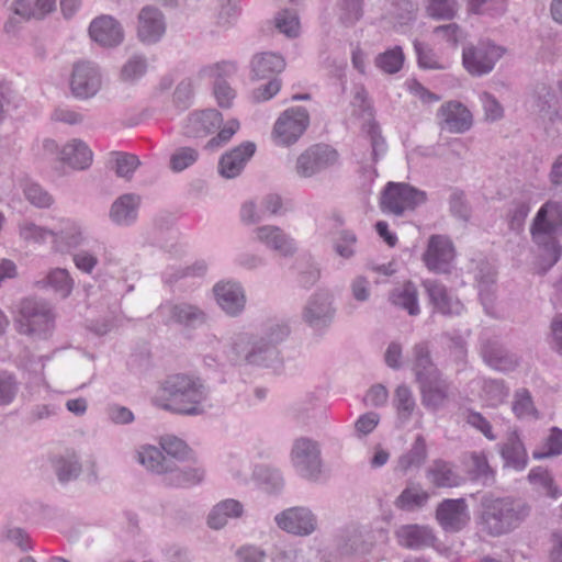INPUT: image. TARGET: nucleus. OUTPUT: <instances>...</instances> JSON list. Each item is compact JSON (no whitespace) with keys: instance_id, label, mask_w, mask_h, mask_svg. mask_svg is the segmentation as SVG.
Listing matches in <instances>:
<instances>
[{"instance_id":"nucleus-1","label":"nucleus","mask_w":562,"mask_h":562,"mask_svg":"<svg viewBox=\"0 0 562 562\" xmlns=\"http://www.w3.org/2000/svg\"><path fill=\"white\" fill-rule=\"evenodd\" d=\"M156 406L186 416L204 414L210 405V392L201 379L189 374L168 376L156 391Z\"/></svg>"},{"instance_id":"nucleus-2","label":"nucleus","mask_w":562,"mask_h":562,"mask_svg":"<svg viewBox=\"0 0 562 562\" xmlns=\"http://www.w3.org/2000/svg\"><path fill=\"white\" fill-rule=\"evenodd\" d=\"M530 512L529 504L521 498L486 494L481 498L480 524L487 535L499 537L518 528Z\"/></svg>"},{"instance_id":"nucleus-3","label":"nucleus","mask_w":562,"mask_h":562,"mask_svg":"<svg viewBox=\"0 0 562 562\" xmlns=\"http://www.w3.org/2000/svg\"><path fill=\"white\" fill-rule=\"evenodd\" d=\"M562 233V205L558 202L546 203L537 213L531 226L533 241L543 248L552 267L560 258L561 246L557 235Z\"/></svg>"},{"instance_id":"nucleus-4","label":"nucleus","mask_w":562,"mask_h":562,"mask_svg":"<svg viewBox=\"0 0 562 562\" xmlns=\"http://www.w3.org/2000/svg\"><path fill=\"white\" fill-rule=\"evenodd\" d=\"M293 471L303 480L318 483L324 480L325 472L319 443L308 437L293 440L289 453Z\"/></svg>"},{"instance_id":"nucleus-5","label":"nucleus","mask_w":562,"mask_h":562,"mask_svg":"<svg viewBox=\"0 0 562 562\" xmlns=\"http://www.w3.org/2000/svg\"><path fill=\"white\" fill-rule=\"evenodd\" d=\"M308 125L310 113L304 106H289L274 121L271 140L278 147H291L299 142Z\"/></svg>"},{"instance_id":"nucleus-6","label":"nucleus","mask_w":562,"mask_h":562,"mask_svg":"<svg viewBox=\"0 0 562 562\" xmlns=\"http://www.w3.org/2000/svg\"><path fill=\"white\" fill-rule=\"evenodd\" d=\"M18 328L22 334L47 336L54 328V314L50 306L34 299L23 300L20 305Z\"/></svg>"},{"instance_id":"nucleus-7","label":"nucleus","mask_w":562,"mask_h":562,"mask_svg":"<svg viewBox=\"0 0 562 562\" xmlns=\"http://www.w3.org/2000/svg\"><path fill=\"white\" fill-rule=\"evenodd\" d=\"M338 151L329 145L316 144L304 149L296 158L294 172L300 179H311L339 164Z\"/></svg>"},{"instance_id":"nucleus-8","label":"nucleus","mask_w":562,"mask_h":562,"mask_svg":"<svg viewBox=\"0 0 562 562\" xmlns=\"http://www.w3.org/2000/svg\"><path fill=\"white\" fill-rule=\"evenodd\" d=\"M276 527L291 536L310 537L318 530L319 521L314 510L304 505L286 507L273 517Z\"/></svg>"},{"instance_id":"nucleus-9","label":"nucleus","mask_w":562,"mask_h":562,"mask_svg":"<svg viewBox=\"0 0 562 562\" xmlns=\"http://www.w3.org/2000/svg\"><path fill=\"white\" fill-rule=\"evenodd\" d=\"M426 200L425 191L404 182H389L383 191L381 206L383 211L400 216L407 210H415Z\"/></svg>"},{"instance_id":"nucleus-10","label":"nucleus","mask_w":562,"mask_h":562,"mask_svg":"<svg viewBox=\"0 0 562 562\" xmlns=\"http://www.w3.org/2000/svg\"><path fill=\"white\" fill-rule=\"evenodd\" d=\"M102 85L103 76L95 63L80 60L74 64L69 77V88L75 98L91 99L101 90Z\"/></svg>"},{"instance_id":"nucleus-11","label":"nucleus","mask_w":562,"mask_h":562,"mask_svg":"<svg viewBox=\"0 0 562 562\" xmlns=\"http://www.w3.org/2000/svg\"><path fill=\"white\" fill-rule=\"evenodd\" d=\"M52 248L56 252L66 254L89 244L86 226L78 220L63 217L50 229Z\"/></svg>"},{"instance_id":"nucleus-12","label":"nucleus","mask_w":562,"mask_h":562,"mask_svg":"<svg viewBox=\"0 0 562 562\" xmlns=\"http://www.w3.org/2000/svg\"><path fill=\"white\" fill-rule=\"evenodd\" d=\"M335 312L331 292L326 289H319L306 300L301 317L310 327L318 330L331 323Z\"/></svg>"},{"instance_id":"nucleus-13","label":"nucleus","mask_w":562,"mask_h":562,"mask_svg":"<svg viewBox=\"0 0 562 562\" xmlns=\"http://www.w3.org/2000/svg\"><path fill=\"white\" fill-rule=\"evenodd\" d=\"M357 102L362 109V124L360 127V139L369 142L371 147V161L374 164L380 154L385 151V140L381 135V130L378 122L374 120L373 109L371 103L368 101L367 92L361 87L356 91L353 95V103Z\"/></svg>"},{"instance_id":"nucleus-14","label":"nucleus","mask_w":562,"mask_h":562,"mask_svg":"<svg viewBox=\"0 0 562 562\" xmlns=\"http://www.w3.org/2000/svg\"><path fill=\"white\" fill-rule=\"evenodd\" d=\"M236 69L235 63L222 60L206 65L200 70L201 77L215 79L213 93L221 108L229 109L234 103L236 91L223 78L234 75Z\"/></svg>"},{"instance_id":"nucleus-15","label":"nucleus","mask_w":562,"mask_h":562,"mask_svg":"<svg viewBox=\"0 0 562 562\" xmlns=\"http://www.w3.org/2000/svg\"><path fill=\"white\" fill-rule=\"evenodd\" d=\"M505 49L491 42H480L476 46L463 48V65L475 76L488 74L495 63L504 55Z\"/></svg>"},{"instance_id":"nucleus-16","label":"nucleus","mask_w":562,"mask_h":562,"mask_svg":"<svg viewBox=\"0 0 562 562\" xmlns=\"http://www.w3.org/2000/svg\"><path fill=\"white\" fill-rule=\"evenodd\" d=\"M422 405L431 413L445 409L453 400L451 382L438 375L418 383Z\"/></svg>"},{"instance_id":"nucleus-17","label":"nucleus","mask_w":562,"mask_h":562,"mask_svg":"<svg viewBox=\"0 0 562 562\" xmlns=\"http://www.w3.org/2000/svg\"><path fill=\"white\" fill-rule=\"evenodd\" d=\"M436 519L447 532H459L465 528L471 515L464 498L443 499L436 508Z\"/></svg>"},{"instance_id":"nucleus-18","label":"nucleus","mask_w":562,"mask_h":562,"mask_svg":"<svg viewBox=\"0 0 562 562\" xmlns=\"http://www.w3.org/2000/svg\"><path fill=\"white\" fill-rule=\"evenodd\" d=\"M216 304L227 315L236 317L246 306V295L241 284L234 280H221L213 286Z\"/></svg>"},{"instance_id":"nucleus-19","label":"nucleus","mask_w":562,"mask_h":562,"mask_svg":"<svg viewBox=\"0 0 562 562\" xmlns=\"http://www.w3.org/2000/svg\"><path fill=\"white\" fill-rule=\"evenodd\" d=\"M254 240L281 256H292L297 247L294 238L276 225H261L252 232Z\"/></svg>"},{"instance_id":"nucleus-20","label":"nucleus","mask_w":562,"mask_h":562,"mask_svg":"<svg viewBox=\"0 0 562 562\" xmlns=\"http://www.w3.org/2000/svg\"><path fill=\"white\" fill-rule=\"evenodd\" d=\"M166 21L162 12L154 7H144L137 16V37L147 45L158 43L166 33Z\"/></svg>"},{"instance_id":"nucleus-21","label":"nucleus","mask_w":562,"mask_h":562,"mask_svg":"<svg viewBox=\"0 0 562 562\" xmlns=\"http://www.w3.org/2000/svg\"><path fill=\"white\" fill-rule=\"evenodd\" d=\"M255 337L249 331L239 330L228 335L223 344L214 338L213 341L221 345L220 355L216 357L233 364H246Z\"/></svg>"},{"instance_id":"nucleus-22","label":"nucleus","mask_w":562,"mask_h":562,"mask_svg":"<svg viewBox=\"0 0 562 562\" xmlns=\"http://www.w3.org/2000/svg\"><path fill=\"white\" fill-rule=\"evenodd\" d=\"M158 313L167 323L175 322L187 327H198L206 322V313L187 302L161 304Z\"/></svg>"},{"instance_id":"nucleus-23","label":"nucleus","mask_w":562,"mask_h":562,"mask_svg":"<svg viewBox=\"0 0 562 562\" xmlns=\"http://www.w3.org/2000/svg\"><path fill=\"white\" fill-rule=\"evenodd\" d=\"M454 257V249L449 238L434 235L429 238L428 247L424 254L427 268L439 273L449 272V267Z\"/></svg>"},{"instance_id":"nucleus-24","label":"nucleus","mask_w":562,"mask_h":562,"mask_svg":"<svg viewBox=\"0 0 562 562\" xmlns=\"http://www.w3.org/2000/svg\"><path fill=\"white\" fill-rule=\"evenodd\" d=\"M439 125L450 133L462 134L469 131L473 120L471 112L459 101H449L438 110Z\"/></svg>"},{"instance_id":"nucleus-25","label":"nucleus","mask_w":562,"mask_h":562,"mask_svg":"<svg viewBox=\"0 0 562 562\" xmlns=\"http://www.w3.org/2000/svg\"><path fill=\"white\" fill-rule=\"evenodd\" d=\"M246 516V507L236 498H224L214 504L206 516V525L212 530L224 529L231 520H238Z\"/></svg>"},{"instance_id":"nucleus-26","label":"nucleus","mask_w":562,"mask_h":562,"mask_svg":"<svg viewBox=\"0 0 562 562\" xmlns=\"http://www.w3.org/2000/svg\"><path fill=\"white\" fill-rule=\"evenodd\" d=\"M90 37L103 47H114L124 40V31L119 21L111 15L93 19L89 26Z\"/></svg>"},{"instance_id":"nucleus-27","label":"nucleus","mask_w":562,"mask_h":562,"mask_svg":"<svg viewBox=\"0 0 562 562\" xmlns=\"http://www.w3.org/2000/svg\"><path fill=\"white\" fill-rule=\"evenodd\" d=\"M255 151V143L244 142L232 150L225 153L218 161L220 175L226 179L236 178L241 173Z\"/></svg>"},{"instance_id":"nucleus-28","label":"nucleus","mask_w":562,"mask_h":562,"mask_svg":"<svg viewBox=\"0 0 562 562\" xmlns=\"http://www.w3.org/2000/svg\"><path fill=\"white\" fill-rule=\"evenodd\" d=\"M423 286L434 308L442 315H460L463 305L448 289L436 280H425Z\"/></svg>"},{"instance_id":"nucleus-29","label":"nucleus","mask_w":562,"mask_h":562,"mask_svg":"<svg viewBox=\"0 0 562 562\" xmlns=\"http://www.w3.org/2000/svg\"><path fill=\"white\" fill-rule=\"evenodd\" d=\"M481 355L487 366L502 372L513 371L519 363L518 357L498 340H485L481 346Z\"/></svg>"},{"instance_id":"nucleus-30","label":"nucleus","mask_w":562,"mask_h":562,"mask_svg":"<svg viewBox=\"0 0 562 562\" xmlns=\"http://www.w3.org/2000/svg\"><path fill=\"white\" fill-rule=\"evenodd\" d=\"M222 122V114L215 109L194 111L186 120L184 134L201 137L220 128Z\"/></svg>"},{"instance_id":"nucleus-31","label":"nucleus","mask_w":562,"mask_h":562,"mask_svg":"<svg viewBox=\"0 0 562 562\" xmlns=\"http://www.w3.org/2000/svg\"><path fill=\"white\" fill-rule=\"evenodd\" d=\"M475 279L477 282L480 300L485 312L493 317H497L498 315L495 307V269L487 262H481L477 266Z\"/></svg>"},{"instance_id":"nucleus-32","label":"nucleus","mask_w":562,"mask_h":562,"mask_svg":"<svg viewBox=\"0 0 562 562\" xmlns=\"http://www.w3.org/2000/svg\"><path fill=\"white\" fill-rule=\"evenodd\" d=\"M134 458L147 471L161 475L166 479L167 473L172 470V461L164 456L159 447L144 443L135 449Z\"/></svg>"},{"instance_id":"nucleus-33","label":"nucleus","mask_w":562,"mask_h":562,"mask_svg":"<svg viewBox=\"0 0 562 562\" xmlns=\"http://www.w3.org/2000/svg\"><path fill=\"white\" fill-rule=\"evenodd\" d=\"M321 229L328 233L331 249L337 257L344 260L351 257V237L339 215L329 217Z\"/></svg>"},{"instance_id":"nucleus-34","label":"nucleus","mask_w":562,"mask_h":562,"mask_svg":"<svg viewBox=\"0 0 562 562\" xmlns=\"http://www.w3.org/2000/svg\"><path fill=\"white\" fill-rule=\"evenodd\" d=\"M249 67L251 80H265L280 74L285 68V60L279 54L265 52L254 55Z\"/></svg>"},{"instance_id":"nucleus-35","label":"nucleus","mask_w":562,"mask_h":562,"mask_svg":"<svg viewBox=\"0 0 562 562\" xmlns=\"http://www.w3.org/2000/svg\"><path fill=\"white\" fill-rule=\"evenodd\" d=\"M139 205V195L125 193L112 203L109 213L110 220L120 226H131L137 220Z\"/></svg>"},{"instance_id":"nucleus-36","label":"nucleus","mask_w":562,"mask_h":562,"mask_svg":"<svg viewBox=\"0 0 562 562\" xmlns=\"http://www.w3.org/2000/svg\"><path fill=\"white\" fill-rule=\"evenodd\" d=\"M59 159L76 170H85L91 166L93 153L87 143L74 138L61 147Z\"/></svg>"},{"instance_id":"nucleus-37","label":"nucleus","mask_w":562,"mask_h":562,"mask_svg":"<svg viewBox=\"0 0 562 562\" xmlns=\"http://www.w3.org/2000/svg\"><path fill=\"white\" fill-rule=\"evenodd\" d=\"M398 543L411 550H419L435 543L436 537L427 526L405 525L396 531Z\"/></svg>"},{"instance_id":"nucleus-38","label":"nucleus","mask_w":562,"mask_h":562,"mask_svg":"<svg viewBox=\"0 0 562 562\" xmlns=\"http://www.w3.org/2000/svg\"><path fill=\"white\" fill-rule=\"evenodd\" d=\"M252 480L262 492L272 496L280 495L285 485L281 470L269 464L255 465Z\"/></svg>"},{"instance_id":"nucleus-39","label":"nucleus","mask_w":562,"mask_h":562,"mask_svg":"<svg viewBox=\"0 0 562 562\" xmlns=\"http://www.w3.org/2000/svg\"><path fill=\"white\" fill-rule=\"evenodd\" d=\"M246 364L279 370L281 368L280 351L265 339L255 337Z\"/></svg>"},{"instance_id":"nucleus-40","label":"nucleus","mask_w":562,"mask_h":562,"mask_svg":"<svg viewBox=\"0 0 562 562\" xmlns=\"http://www.w3.org/2000/svg\"><path fill=\"white\" fill-rule=\"evenodd\" d=\"M413 371L415 373L416 382L441 375L432 361L430 348L427 342H418L413 347Z\"/></svg>"},{"instance_id":"nucleus-41","label":"nucleus","mask_w":562,"mask_h":562,"mask_svg":"<svg viewBox=\"0 0 562 562\" xmlns=\"http://www.w3.org/2000/svg\"><path fill=\"white\" fill-rule=\"evenodd\" d=\"M501 456L505 467L522 471L528 462L526 448L516 431L507 436L506 441L501 446Z\"/></svg>"},{"instance_id":"nucleus-42","label":"nucleus","mask_w":562,"mask_h":562,"mask_svg":"<svg viewBox=\"0 0 562 562\" xmlns=\"http://www.w3.org/2000/svg\"><path fill=\"white\" fill-rule=\"evenodd\" d=\"M37 285L42 289H50L59 297L66 299L71 294L75 282L67 269L54 268L45 278L37 281Z\"/></svg>"},{"instance_id":"nucleus-43","label":"nucleus","mask_w":562,"mask_h":562,"mask_svg":"<svg viewBox=\"0 0 562 562\" xmlns=\"http://www.w3.org/2000/svg\"><path fill=\"white\" fill-rule=\"evenodd\" d=\"M224 471L239 486H245L252 479L250 461L239 454H228L223 461Z\"/></svg>"},{"instance_id":"nucleus-44","label":"nucleus","mask_w":562,"mask_h":562,"mask_svg":"<svg viewBox=\"0 0 562 562\" xmlns=\"http://www.w3.org/2000/svg\"><path fill=\"white\" fill-rule=\"evenodd\" d=\"M204 475L205 471L201 467L178 468L172 462V470L167 473L164 482L170 486L188 487L201 483Z\"/></svg>"},{"instance_id":"nucleus-45","label":"nucleus","mask_w":562,"mask_h":562,"mask_svg":"<svg viewBox=\"0 0 562 562\" xmlns=\"http://www.w3.org/2000/svg\"><path fill=\"white\" fill-rule=\"evenodd\" d=\"M390 302L398 306L412 316L418 315L420 310L418 305V291L411 281L405 282L403 286L394 289L389 296Z\"/></svg>"},{"instance_id":"nucleus-46","label":"nucleus","mask_w":562,"mask_h":562,"mask_svg":"<svg viewBox=\"0 0 562 562\" xmlns=\"http://www.w3.org/2000/svg\"><path fill=\"white\" fill-rule=\"evenodd\" d=\"M427 477L437 487L458 486L461 481V477L453 471L452 467L442 460L432 462L427 469Z\"/></svg>"},{"instance_id":"nucleus-47","label":"nucleus","mask_w":562,"mask_h":562,"mask_svg":"<svg viewBox=\"0 0 562 562\" xmlns=\"http://www.w3.org/2000/svg\"><path fill=\"white\" fill-rule=\"evenodd\" d=\"M220 7L214 14V24L223 30L233 27L241 13V0H220Z\"/></svg>"},{"instance_id":"nucleus-48","label":"nucleus","mask_w":562,"mask_h":562,"mask_svg":"<svg viewBox=\"0 0 562 562\" xmlns=\"http://www.w3.org/2000/svg\"><path fill=\"white\" fill-rule=\"evenodd\" d=\"M148 69V60L143 54H133L122 65L120 79L124 82H135L139 80Z\"/></svg>"},{"instance_id":"nucleus-49","label":"nucleus","mask_w":562,"mask_h":562,"mask_svg":"<svg viewBox=\"0 0 562 562\" xmlns=\"http://www.w3.org/2000/svg\"><path fill=\"white\" fill-rule=\"evenodd\" d=\"M393 403L396 408L398 419L404 423L409 420L416 408V401L412 390L407 385L401 384L396 387Z\"/></svg>"},{"instance_id":"nucleus-50","label":"nucleus","mask_w":562,"mask_h":562,"mask_svg":"<svg viewBox=\"0 0 562 562\" xmlns=\"http://www.w3.org/2000/svg\"><path fill=\"white\" fill-rule=\"evenodd\" d=\"M276 29L289 38H295L301 33L299 15L293 10H282L274 16Z\"/></svg>"},{"instance_id":"nucleus-51","label":"nucleus","mask_w":562,"mask_h":562,"mask_svg":"<svg viewBox=\"0 0 562 562\" xmlns=\"http://www.w3.org/2000/svg\"><path fill=\"white\" fill-rule=\"evenodd\" d=\"M426 458V441L422 435H418L412 449L400 458L398 465L404 471L413 467L419 468L425 462Z\"/></svg>"},{"instance_id":"nucleus-52","label":"nucleus","mask_w":562,"mask_h":562,"mask_svg":"<svg viewBox=\"0 0 562 562\" xmlns=\"http://www.w3.org/2000/svg\"><path fill=\"white\" fill-rule=\"evenodd\" d=\"M56 473L60 482L66 483L76 480L81 473L79 457L75 453L60 457L56 465Z\"/></svg>"},{"instance_id":"nucleus-53","label":"nucleus","mask_w":562,"mask_h":562,"mask_svg":"<svg viewBox=\"0 0 562 562\" xmlns=\"http://www.w3.org/2000/svg\"><path fill=\"white\" fill-rule=\"evenodd\" d=\"M404 63V54L400 46L387 49L379 54L375 58V65L385 74H396L401 70Z\"/></svg>"},{"instance_id":"nucleus-54","label":"nucleus","mask_w":562,"mask_h":562,"mask_svg":"<svg viewBox=\"0 0 562 562\" xmlns=\"http://www.w3.org/2000/svg\"><path fill=\"white\" fill-rule=\"evenodd\" d=\"M111 161L115 172L121 178H131L134 171L139 166L140 161L137 156L123 151L111 154Z\"/></svg>"},{"instance_id":"nucleus-55","label":"nucleus","mask_w":562,"mask_h":562,"mask_svg":"<svg viewBox=\"0 0 562 562\" xmlns=\"http://www.w3.org/2000/svg\"><path fill=\"white\" fill-rule=\"evenodd\" d=\"M19 236L29 244H44L50 238V229L30 221H23L19 224Z\"/></svg>"},{"instance_id":"nucleus-56","label":"nucleus","mask_w":562,"mask_h":562,"mask_svg":"<svg viewBox=\"0 0 562 562\" xmlns=\"http://www.w3.org/2000/svg\"><path fill=\"white\" fill-rule=\"evenodd\" d=\"M289 326L283 321L271 319L265 324L263 334L260 338L277 347L289 336Z\"/></svg>"},{"instance_id":"nucleus-57","label":"nucleus","mask_w":562,"mask_h":562,"mask_svg":"<svg viewBox=\"0 0 562 562\" xmlns=\"http://www.w3.org/2000/svg\"><path fill=\"white\" fill-rule=\"evenodd\" d=\"M471 472L473 477L481 481L484 485H491L494 482V471L490 467L484 454L473 453L471 457Z\"/></svg>"},{"instance_id":"nucleus-58","label":"nucleus","mask_w":562,"mask_h":562,"mask_svg":"<svg viewBox=\"0 0 562 562\" xmlns=\"http://www.w3.org/2000/svg\"><path fill=\"white\" fill-rule=\"evenodd\" d=\"M459 9L458 0H429L427 12L431 18L451 20Z\"/></svg>"},{"instance_id":"nucleus-59","label":"nucleus","mask_w":562,"mask_h":562,"mask_svg":"<svg viewBox=\"0 0 562 562\" xmlns=\"http://www.w3.org/2000/svg\"><path fill=\"white\" fill-rule=\"evenodd\" d=\"M429 495L426 491L417 486L406 487L397 498V505L402 508L411 509L420 507L427 503Z\"/></svg>"},{"instance_id":"nucleus-60","label":"nucleus","mask_w":562,"mask_h":562,"mask_svg":"<svg viewBox=\"0 0 562 562\" xmlns=\"http://www.w3.org/2000/svg\"><path fill=\"white\" fill-rule=\"evenodd\" d=\"M199 158V153L192 147L178 148L170 157V168L181 172L192 166Z\"/></svg>"},{"instance_id":"nucleus-61","label":"nucleus","mask_w":562,"mask_h":562,"mask_svg":"<svg viewBox=\"0 0 562 562\" xmlns=\"http://www.w3.org/2000/svg\"><path fill=\"white\" fill-rule=\"evenodd\" d=\"M19 392V382L15 376L8 372H0V405L11 404Z\"/></svg>"},{"instance_id":"nucleus-62","label":"nucleus","mask_w":562,"mask_h":562,"mask_svg":"<svg viewBox=\"0 0 562 562\" xmlns=\"http://www.w3.org/2000/svg\"><path fill=\"white\" fill-rule=\"evenodd\" d=\"M543 450L533 451L532 456L535 459H543L552 456H559L562 453V430L559 428H552L551 434L547 438Z\"/></svg>"},{"instance_id":"nucleus-63","label":"nucleus","mask_w":562,"mask_h":562,"mask_svg":"<svg viewBox=\"0 0 562 562\" xmlns=\"http://www.w3.org/2000/svg\"><path fill=\"white\" fill-rule=\"evenodd\" d=\"M26 200L37 207H48L53 203L52 195L37 183H26L24 187Z\"/></svg>"},{"instance_id":"nucleus-64","label":"nucleus","mask_w":562,"mask_h":562,"mask_svg":"<svg viewBox=\"0 0 562 562\" xmlns=\"http://www.w3.org/2000/svg\"><path fill=\"white\" fill-rule=\"evenodd\" d=\"M513 411L519 418L536 416L537 411L533 407L531 395L528 390L521 389L516 392Z\"/></svg>"}]
</instances>
